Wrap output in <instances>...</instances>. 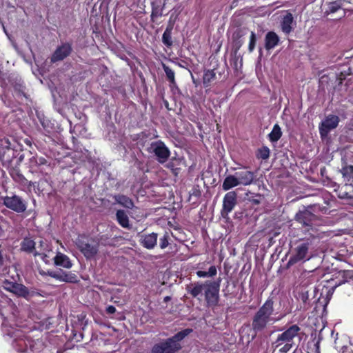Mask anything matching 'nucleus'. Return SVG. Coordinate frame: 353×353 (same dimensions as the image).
I'll return each instance as SVG.
<instances>
[{
    "label": "nucleus",
    "mask_w": 353,
    "mask_h": 353,
    "mask_svg": "<svg viewBox=\"0 0 353 353\" xmlns=\"http://www.w3.org/2000/svg\"><path fill=\"white\" fill-rule=\"evenodd\" d=\"M16 282L3 281L0 286V315L3 319L2 323L3 332L5 335H10L17 328L13 325L21 327H28L30 330H48L50 328V323L48 321L37 323L32 327H28V323H24L25 311L19 309L15 303L10 299L4 295L3 290L12 292Z\"/></svg>",
    "instance_id": "nucleus-1"
},
{
    "label": "nucleus",
    "mask_w": 353,
    "mask_h": 353,
    "mask_svg": "<svg viewBox=\"0 0 353 353\" xmlns=\"http://www.w3.org/2000/svg\"><path fill=\"white\" fill-rule=\"evenodd\" d=\"M219 283L205 281V282H194L187 287V291L194 298L199 299V296L204 294L205 299L209 307L218 304Z\"/></svg>",
    "instance_id": "nucleus-2"
},
{
    "label": "nucleus",
    "mask_w": 353,
    "mask_h": 353,
    "mask_svg": "<svg viewBox=\"0 0 353 353\" xmlns=\"http://www.w3.org/2000/svg\"><path fill=\"white\" fill-rule=\"evenodd\" d=\"M192 330L185 329L173 336L157 343L152 350V353H174L181 349V341L187 336Z\"/></svg>",
    "instance_id": "nucleus-3"
},
{
    "label": "nucleus",
    "mask_w": 353,
    "mask_h": 353,
    "mask_svg": "<svg viewBox=\"0 0 353 353\" xmlns=\"http://www.w3.org/2000/svg\"><path fill=\"white\" fill-rule=\"evenodd\" d=\"M253 172L243 169L236 172L234 174L228 175L222 184L223 190L227 191L239 185L248 186L254 181Z\"/></svg>",
    "instance_id": "nucleus-4"
},
{
    "label": "nucleus",
    "mask_w": 353,
    "mask_h": 353,
    "mask_svg": "<svg viewBox=\"0 0 353 353\" xmlns=\"http://www.w3.org/2000/svg\"><path fill=\"white\" fill-rule=\"evenodd\" d=\"M7 339L17 353H29L31 347V341L25 335L24 331L15 330L10 335H6Z\"/></svg>",
    "instance_id": "nucleus-5"
},
{
    "label": "nucleus",
    "mask_w": 353,
    "mask_h": 353,
    "mask_svg": "<svg viewBox=\"0 0 353 353\" xmlns=\"http://www.w3.org/2000/svg\"><path fill=\"white\" fill-rule=\"evenodd\" d=\"M21 249L24 251L32 252L34 256H39L41 259L48 263V252L50 250L48 248V245L46 241H41L39 247H36V243L30 239L26 238L21 243Z\"/></svg>",
    "instance_id": "nucleus-6"
},
{
    "label": "nucleus",
    "mask_w": 353,
    "mask_h": 353,
    "mask_svg": "<svg viewBox=\"0 0 353 353\" xmlns=\"http://www.w3.org/2000/svg\"><path fill=\"white\" fill-rule=\"evenodd\" d=\"M259 314L265 319L270 325L281 321L285 314L276 315L274 310V301L272 299H268L257 311Z\"/></svg>",
    "instance_id": "nucleus-7"
},
{
    "label": "nucleus",
    "mask_w": 353,
    "mask_h": 353,
    "mask_svg": "<svg viewBox=\"0 0 353 353\" xmlns=\"http://www.w3.org/2000/svg\"><path fill=\"white\" fill-rule=\"evenodd\" d=\"M339 172L342 175L344 185L353 188V165L349 164L343 165L339 170ZM341 199H353V193L344 192L339 194Z\"/></svg>",
    "instance_id": "nucleus-8"
},
{
    "label": "nucleus",
    "mask_w": 353,
    "mask_h": 353,
    "mask_svg": "<svg viewBox=\"0 0 353 353\" xmlns=\"http://www.w3.org/2000/svg\"><path fill=\"white\" fill-rule=\"evenodd\" d=\"M75 244L87 259L94 257L98 252V246L90 244L87 237L83 235H79L76 239Z\"/></svg>",
    "instance_id": "nucleus-9"
},
{
    "label": "nucleus",
    "mask_w": 353,
    "mask_h": 353,
    "mask_svg": "<svg viewBox=\"0 0 353 353\" xmlns=\"http://www.w3.org/2000/svg\"><path fill=\"white\" fill-rule=\"evenodd\" d=\"M300 332V327L296 325L290 326L285 331L279 334L275 341L273 343L274 348H278L283 345V343H292L293 339L298 335Z\"/></svg>",
    "instance_id": "nucleus-10"
},
{
    "label": "nucleus",
    "mask_w": 353,
    "mask_h": 353,
    "mask_svg": "<svg viewBox=\"0 0 353 353\" xmlns=\"http://www.w3.org/2000/svg\"><path fill=\"white\" fill-rule=\"evenodd\" d=\"M150 152L154 154L160 163H164L170 155L169 149L161 141L152 143L150 147Z\"/></svg>",
    "instance_id": "nucleus-11"
},
{
    "label": "nucleus",
    "mask_w": 353,
    "mask_h": 353,
    "mask_svg": "<svg viewBox=\"0 0 353 353\" xmlns=\"http://www.w3.org/2000/svg\"><path fill=\"white\" fill-rule=\"evenodd\" d=\"M339 123V118L336 115L329 114L319 125V133L322 138L326 137L329 132L335 129Z\"/></svg>",
    "instance_id": "nucleus-12"
},
{
    "label": "nucleus",
    "mask_w": 353,
    "mask_h": 353,
    "mask_svg": "<svg viewBox=\"0 0 353 353\" xmlns=\"http://www.w3.org/2000/svg\"><path fill=\"white\" fill-rule=\"evenodd\" d=\"M309 243H302L296 246L293 254L290 256L288 264L293 265L299 261H305L310 259L308 254Z\"/></svg>",
    "instance_id": "nucleus-13"
},
{
    "label": "nucleus",
    "mask_w": 353,
    "mask_h": 353,
    "mask_svg": "<svg viewBox=\"0 0 353 353\" xmlns=\"http://www.w3.org/2000/svg\"><path fill=\"white\" fill-rule=\"evenodd\" d=\"M3 204L9 209L18 213L23 212L26 210V204L24 201L17 195L6 196L3 199Z\"/></svg>",
    "instance_id": "nucleus-14"
},
{
    "label": "nucleus",
    "mask_w": 353,
    "mask_h": 353,
    "mask_svg": "<svg viewBox=\"0 0 353 353\" xmlns=\"http://www.w3.org/2000/svg\"><path fill=\"white\" fill-rule=\"evenodd\" d=\"M237 194L236 192L231 191L228 192L223 197V212L229 214L234 209L236 203Z\"/></svg>",
    "instance_id": "nucleus-15"
},
{
    "label": "nucleus",
    "mask_w": 353,
    "mask_h": 353,
    "mask_svg": "<svg viewBox=\"0 0 353 353\" xmlns=\"http://www.w3.org/2000/svg\"><path fill=\"white\" fill-rule=\"evenodd\" d=\"M72 48L69 43H63L57 48L51 57L52 62L63 60L71 52Z\"/></svg>",
    "instance_id": "nucleus-16"
},
{
    "label": "nucleus",
    "mask_w": 353,
    "mask_h": 353,
    "mask_svg": "<svg viewBox=\"0 0 353 353\" xmlns=\"http://www.w3.org/2000/svg\"><path fill=\"white\" fill-rule=\"evenodd\" d=\"M319 280V276L316 275V270L304 271L299 277L300 284L303 287H306Z\"/></svg>",
    "instance_id": "nucleus-17"
},
{
    "label": "nucleus",
    "mask_w": 353,
    "mask_h": 353,
    "mask_svg": "<svg viewBox=\"0 0 353 353\" xmlns=\"http://www.w3.org/2000/svg\"><path fill=\"white\" fill-rule=\"evenodd\" d=\"M270 324L261 316L259 312L254 314L252 320V329L255 332L263 331Z\"/></svg>",
    "instance_id": "nucleus-18"
},
{
    "label": "nucleus",
    "mask_w": 353,
    "mask_h": 353,
    "mask_svg": "<svg viewBox=\"0 0 353 353\" xmlns=\"http://www.w3.org/2000/svg\"><path fill=\"white\" fill-rule=\"evenodd\" d=\"M157 234L151 233L141 236V244L147 249H152L157 245Z\"/></svg>",
    "instance_id": "nucleus-19"
},
{
    "label": "nucleus",
    "mask_w": 353,
    "mask_h": 353,
    "mask_svg": "<svg viewBox=\"0 0 353 353\" xmlns=\"http://www.w3.org/2000/svg\"><path fill=\"white\" fill-rule=\"evenodd\" d=\"M54 259L56 265L65 268H70L72 265L69 257L63 253L58 252Z\"/></svg>",
    "instance_id": "nucleus-20"
},
{
    "label": "nucleus",
    "mask_w": 353,
    "mask_h": 353,
    "mask_svg": "<svg viewBox=\"0 0 353 353\" xmlns=\"http://www.w3.org/2000/svg\"><path fill=\"white\" fill-rule=\"evenodd\" d=\"M279 41L278 35L274 32H269L267 33L265 39V47L267 50H270L275 48Z\"/></svg>",
    "instance_id": "nucleus-21"
},
{
    "label": "nucleus",
    "mask_w": 353,
    "mask_h": 353,
    "mask_svg": "<svg viewBox=\"0 0 353 353\" xmlns=\"http://www.w3.org/2000/svg\"><path fill=\"white\" fill-rule=\"evenodd\" d=\"M293 16L291 13H288L281 21V29L282 31L285 34H289L292 30V24L293 23Z\"/></svg>",
    "instance_id": "nucleus-22"
},
{
    "label": "nucleus",
    "mask_w": 353,
    "mask_h": 353,
    "mask_svg": "<svg viewBox=\"0 0 353 353\" xmlns=\"http://www.w3.org/2000/svg\"><path fill=\"white\" fill-rule=\"evenodd\" d=\"M114 198L117 203L125 208L130 209L134 206L132 201L126 196L119 194L115 195Z\"/></svg>",
    "instance_id": "nucleus-23"
},
{
    "label": "nucleus",
    "mask_w": 353,
    "mask_h": 353,
    "mask_svg": "<svg viewBox=\"0 0 353 353\" xmlns=\"http://www.w3.org/2000/svg\"><path fill=\"white\" fill-rule=\"evenodd\" d=\"M117 219L119 222V223L125 228H128L129 225V219L128 215L125 214V212L123 210H118L117 212Z\"/></svg>",
    "instance_id": "nucleus-24"
},
{
    "label": "nucleus",
    "mask_w": 353,
    "mask_h": 353,
    "mask_svg": "<svg viewBox=\"0 0 353 353\" xmlns=\"http://www.w3.org/2000/svg\"><path fill=\"white\" fill-rule=\"evenodd\" d=\"M11 292L22 297H26L29 294L28 288L23 285L19 283L15 284Z\"/></svg>",
    "instance_id": "nucleus-25"
},
{
    "label": "nucleus",
    "mask_w": 353,
    "mask_h": 353,
    "mask_svg": "<svg viewBox=\"0 0 353 353\" xmlns=\"http://www.w3.org/2000/svg\"><path fill=\"white\" fill-rule=\"evenodd\" d=\"M282 135L281 130L278 124H275L271 132L269 134L270 140L272 142H276Z\"/></svg>",
    "instance_id": "nucleus-26"
},
{
    "label": "nucleus",
    "mask_w": 353,
    "mask_h": 353,
    "mask_svg": "<svg viewBox=\"0 0 353 353\" xmlns=\"http://www.w3.org/2000/svg\"><path fill=\"white\" fill-rule=\"evenodd\" d=\"M297 299L302 301L303 305L302 306L304 310H306L309 307L310 301H309V294L308 291L305 290H302L300 292H299Z\"/></svg>",
    "instance_id": "nucleus-27"
},
{
    "label": "nucleus",
    "mask_w": 353,
    "mask_h": 353,
    "mask_svg": "<svg viewBox=\"0 0 353 353\" xmlns=\"http://www.w3.org/2000/svg\"><path fill=\"white\" fill-rule=\"evenodd\" d=\"M216 274H217V270L214 265L210 266L208 271L199 270L196 272V275L199 278L213 277Z\"/></svg>",
    "instance_id": "nucleus-28"
},
{
    "label": "nucleus",
    "mask_w": 353,
    "mask_h": 353,
    "mask_svg": "<svg viewBox=\"0 0 353 353\" xmlns=\"http://www.w3.org/2000/svg\"><path fill=\"white\" fill-rule=\"evenodd\" d=\"M163 69L166 74V77L168 80L170 82L172 85L175 84V73L174 72L168 65L163 63L162 64Z\"/></svg>",
    "instance_id": "nucleus-29"
},
{
    "label": "nucleus",
    "mask_w": 353,
    "mask_h": 353,
    "mask_svg": "<svg viewBox=\"0 0 353 353\" xmlns=\"http://www.w3.org/2000/svg\"><path fill=\"white\" fill-rule=\"evenodd\" d=\"M172 28H167L164 31L162 36V41L166 46H171L172 44Z\"/></svg>",
    "instance_id": "nucleus-30"
},
{
    "label": "nucleus",
    "mask_w": 353,
    "mask_h": 353,
    "mask_svg": "<svg viewBox=\"0 0 353 353\" xmlns=\"http://www.w3.org/2000/svg\"><path fill=\"white\" fill-rule=\"evenodd\" d=\"M216 74L213 70H207L203 75V83L205 86H208L214 80Z\"/></svg>",
    "instance_id": "nucleus-31"
},
{
    "label": "nucleus",
    "mask_w": 353,
    "mask_h": 353,
    "mask_svg": "<svg viewBox=\"0 0 353 353\" xmlns=\"http://www.w3.org/2000/svg\"><path fill=\"white\" fill-rule=\"evenodd\" d=\"M63 282L76 283L77 282V276L72 272H63Z\"/></svg>",
    "instance_id": "nucleus-32"
},
{
    "label": "nucleus",
    "mask_w": 353,
    "mask_h": 353,
    "mask_svg": "<svg viewBox=\"0 0 353 353\" xmlns=\"http://www.w3.org/2000/svg\"><path fill=\"white\" fill-rule=\"evenodd\" d=\"M258 156L259 158L262 159H267L270 157V150L267 147H263L259 150Z\"/></svg>",
    "instance_id": "nucleus-33"
},
{
    "label": "nucleus",
    "mask_w": 353,
    "mask_h": 353,
    "mask_svg": "<svg viewBox=\"0 0 353 353\" xmlns=\"http://www.w3.org/2000/svg\"><path fill=\"white\" fill-rule=\"evenodd\" d=\"M343 6L341 1H336L330 3L329 10L331 12H336Z\"/></svg>",
    "instance_id": "nucleus-34"
},
{
    "label": "nucleus",
    "mask_w": 353,
    "mask_h": 353,
    "mask_svg": "<svg viewBox=\"0 0 353 353\" xmlns=\"http://www.w3.org/2000/svg\"><path fill=\"white\" fill-rule=\"evenodd\" d=\"M48 274L51 277L59 281L63 282V271H59V272H48Z\"/></svg>",
    "instance_id": "nucleus-35"
},
{
    "label": "nucleus",
    "mask_w": 353,
    "mask_h": 353,
    "mask_svg": "<svg viewBox=\"0 0 353 353\" xmlns=\"http://www.w3.org/2000/svg\"><path fill=\"white\" fill-rule=\"evenodd\" d=\"M163 14V8L159 7H154L152 8L151 17L152 20L161 17Z\"/></svg>",
    "instance_id": "nucleus-36"
},
{
    "label": "nucleus",
    "mask_w": 353,
    "mask_h": 353,
    "mask_svg": "<svg viewBox=\"0 0 353 353\" xmlns=\"http://www.w3.org/2000/svg\"><path fill=\"white\" fill-rule=\"evenodd\" d=\"M256 35L254 32H251V34L250 37V43L248 49L250 52H252L255 48V43H256Z\"/></svg>",
    "instance_id": "nucleus-37"
},
{
    "label": "nucleus",
    "mask_w": 353,
    "mask_h": 353,
    "mask_svg": "<svg viewBox=\"0 0 353 353\" xmlns=\"http://www.w3.org/2000/svg\"><path fill=\"white\" fill-rule=\"evenodd\" d=\"M168 238L169 235L168 233H165L162 237L160 238L159 241L160 247L161 249H164L168 245Z\"/></svg>",
    "instance_id": "nucleus-38"
},
{
    "label": "nucleus",
    "mask_w": 353,
    "mask_h": 353,
    "mask_svg": "<svg viewBox=\"0 0 353 353\" xmlns=\"http://www.w3.org/2000/svg\"><path fill=\"white\" fill-rule=\"evenodd\" d=\"M292 347V343H283V345L278 347L277 353H287Z\"/></svg>",
    "instance_id": "nucleus-39"
},
{
    "label": "nucleus",
    "mask_w": 353,
    "mask_h": 353,
    "mask_svg": "<svg viewBox=\"0 0 353 353\" xmlns=\"http://www.w3.org/2000/svg\"><path fill=\"white\" fill-rule=\"evenodd\" d=\"M36 163L39 165H46L48 163V161L43 157H38L36 159Z\"/></svg>",
    "instance_id": "nucleus-40"
},
{
    "label": "nucleus",
    "mask_w": 353,
    "mask_h": 353,
    "mask_svg": "<svg viewBox=\"0 0 353 353\" xmlns=\"http://www.w3.org/2000/svg\"><path fill=\"white\" fill-rule=\"evenodd\" d=\"M106 311L108 314H114L116 312V308L112 305H110L107 307Z\"/></svg>",
    "instance_id": "nucleus-41"
},
{
    "label": "nucleus",
    "mask_w": 353,
    "mask_h": 353,
    "mask_svg": "<svg viewBox=\"0 0 353 353\" xmlns=\"http://www.w3.org/2000/svg\"><path fill=\"white\" fill-rule=\"evenodd\" d=\"M49 121L48 120H42L41 121V123L42 125V126L43 127L44 129H46L48 130V127H49Z\"/></svg>",
    "instance_id": "nucleus-42"
},
{
    "label": "nucleus",
    "mask_w": 353,
    "mask_h": 353,
    "mask_svg": "<svg viewBox=\"0 0 353 353\" xmlns=\"http://www.w3.org/2000/svg\"><path fill=\"white\" fill-rule=\"evenodd\" d=\"M342 353H353L352 347H344Z\"/></svg>",
    "instance_id": "nucleus-43"
},
{
    "label": "nucleus",
    "mask_w": 353,
    "mask_h": 353,
    "mask_svg": "<svg viewBox=\"0 0 353 353\" xmlns=\"http://www.w3.org/2000/svg\"><path fill=\"white\" fill-rule=\"evenodd\" d=\"M314 353H320L319 352V347L316 346V348H315V350L314 352Z\"/></svg>",
    "instance_id": "nucleus-44"
}]
</instances>
